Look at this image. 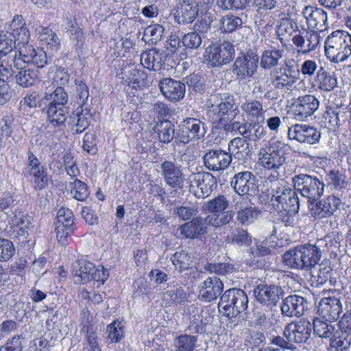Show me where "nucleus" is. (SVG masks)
<instances>
[{
    "mask_svg": "<svg viewBox=\"0 0 351 351\" xmlns=\"http://www.w3.org/2000/svg\"><path fill=\"white\" fill-rule=\"evenodd\" d=\"M199 295L206 302L215 300L223 291L221 280L216 276L208 277L199 287Z\"/></svg>",
    "mask_w": 351,
    "mask_h": 351,
    "instance_id": "nucleus-25",
    "label": "nucleus"
},
{
    "mask_svg": "<svg viewBox=\"0 0 351 351\" xmlns=\"http://www.w3.org/2000/svg\"><path fill=\"white\" fill-rule=\"evenodd\" d=\"M172 263L179 272L189 269L192 263V256L191 254L184 251L176 252L171 258Z\"/></svg>",
    "mask_w": 351,
    "mask_h": 351,
    "instance_id": "nucleus-48",
    "label": "nucleus"
},
{
    "mask_svg": "<svg viewBox=\"0 0 351 351\" xmlns=\"http://www.w3.org/2000/svg\"><path fill=\"white\" fill-rule=\"evenodd\" d=\"M288 136L299 143L313 145L319 142L321 132L317 128L308 125L295 124L289 128Z\"/></svg>",
    "mask_w": 351,
    "mask_h": 351,
    "instance_id": "nucleus-16",
    "label": "nucleus"
},
{
    "mask_svg": "<svg viewBox=\"0 0 351 351\" xmlns=\"http://www.w3.org/2000/svg\"><path fill=\"white\" fill-rule=\"evenodd\" d=\"M125 82L133 88H141L146 85L147 74L142 70L132 68L125 73Z\"/></svg>",
    "mask_w": 351,
    "mask_h": 351,
    "instance_id": "nucleus-39",
    "label": "nucleus"
},
{
    "mask_svg": "<svg viewBox=\"0 0 351 351\" xmlns=\"http://www.w3.org/2000/svg\"><path fill=\"white\" fill-rule=\"evenodd\" d=\"M205 217H195L180 227V234L187 239H195L207 232Z\"/></svg>",
    "mask_w": 351,
    "mask_h": 351,
    "instance_id": "nucleus-28",
    "label": "nucleus"
},
{
    "mask_svg": "<svg viewBox=\"0 0 351 351\" xmlns=\"http://www.w3.org/2000/svg\"><path fill=\"white\" fill-rule=\"evenodd\" d=\"M204 269L210 273H215L218 275H226L234 271V266L227 263H206Z\"/></svg>",
    "mask_w": 351,
    "mask_h": 351,
    "instance_id": "nucleus-62",
    "label": "nucleus"
},
{
    "mask_svg": "<svg viewBox=\"0 0 351 351\" xmlns=\"http://www.w3.org/2000/svg\"><path fill=\"white\" fill-rule=\"evenodd\" d=\"M322 257V251L315 245H298L283 256L286 265L291 268L308 271L316 267Z\"/></svg>",
    "mask_w": 351,
    "mask_h": 351,
    "instance_id": "nucleus-1",
    "label": "nucleus"
},
{
    "mask_svg": "<svg viewBox=\"0 0 351 351\" xmlns=\"http://www.w3.org/2000/svg\"><path fill=\"white\" fill-rule=\"evenodd\" d=\"M240 199L241 200L237 201L234 204L235 209L239 210L237 213V219L242 225H248L257 218L258 210L255 207L243 206V202L244 199H247V197H239Z\"/></svg>",
    "mask_w": 351,
    "mask_h": 351,
    "instance_id": "nucleus-34",
    "label": "nucleus"
},
{
    "mask_svg": "<svg viewBox=\"0 0 351 351\" xmlns=\"http://www.w3.org/2000/svg\"><path fill=\"white\" fill-rule=\"evenodd\" d=\"M93 263L85 259L76 261L73 265V276L75 283L85 284L90 282V276L94 270Z\"/></svg>",
    "mask_w": 351,
    "mask_h": 351,
    "instance_id": "nucleus-30",
    "label": "nucleus"
},
{
    "mask_svg": "<svg viewBox=\"0 0 351 351\" xmlns=\"http://www.w3.org/2000/svg\"><path fill=\"white\" fill-rule=\"evenodd\" d=\"M15 47V41L13 39V35L6 32L0 34V56H9L10 54H15L16 51L13 49Z\"/></svg>",
    "mask_w": 351,
    "mask_h": 351,
    "instance_id": "nucleus-49",
    "label": "nucleus"
},
{
    "mask_svg": "<svg viewBox=\"0 0 351 351\" xmlns=\"http://www.w3.org/2000/svg\"><path fill=\"white\" fill-rule=\"evenodd\" d=\"M232 243L239 245H249L252 243V237L246 230L236 228L230 237Z\"/></svg>",
    "mask_w": 351,
    "mask_h": 351,
    "instance_id": "nucleus-57",
    "label": "nucleus"
},
{
    "mask_svg": "<svg viewBox=\"0 0 351 351\" xmlns=\"http://www.w3.org/2000/svg\"><path fill=\"white\" fill-rule=\"evenodd\" d=\"M342 311L340 300L335 297L322 299L318 306L319 315L329 322L337 320Z\"/></svg>",
    "mask_w": 351,
    "mask_h": 351,
    "instance_id": "nucleus-23",
    "label": "nucleus"
},
{
    "mask_svg": "<svg viewBox=\"0 0 351 351\" xmlns=\"http://www.w3.org/2000/svg\"><path fill=\"white\" fill-rule=\"evenodd\" d=\"M197 342V337L184 334L174 338L172 346L174 351H194Z\"/></svg>",
    "mask_w": 351,
    "mask_h": 351,
    "instance_id": "nucleus-38",
    "label": "nucleus"
},
{
    "mask_svg": "<svg viewBox=\"0 0 351 351\" xmlns=\"http://www.w3.org/2000/svg\"><path fill=\"white\" fill-rule=\"evenodd\" d=\"M232 217L230 211H223L208 215L205 217L204 221L207 223L208 226L219 228L228 224L232 219Z\"/></svg>",
    "mask_w": 351,
    "mask_h": 351,
    "instance_id": "nucleus-46",
    "label": "nucleus"
},
{
    "mask_svg": "<svg viewBox=\"0 0 351 351\" xmlns=\"http://www.w3.org/2000/svg\"><path fill=\"white\" fill-rule=\"evenodd\" d=\"M248 306V298L245 292L240 289H230L226 291L220 298L219 311L224 315L232 317L244 312Z\"/></svg>",
    "mask_w": 351,
    "mask_h": 351,
    "instance_id": "nucleus-6",
    "label": "nucleus"
},
{
    "mask_svg": "<svg viewBox=\"0 0 351 351\" xmlns=\"http://www.w3.org/2000/svg\"><path fill=\"white\" fill-rule=\"evenodd\" d=\"M29 230V221L27 217L16 218L15 223L11 227L10 237L12 239H26Z\"/></svg>",
    "mask_w": 351,
    "mask_h": 351,
    "instance_id": "nucleus-42",
    "label": "nucleus"
},
{
    "mask_svg": "<svg viewBox=\"0 0 351 351\" xmlns=\"http://www.w3.org/2000/svg\"><path fill=\"white\" fill-rule=\"evenodd\" d=\"M255 176L250 171H241L236 173L230 181L234 191L240 196L254 193L256 191Z\"/></svg>",
    "mask_w": 351,
    "mask_h": 351,
    "instance_id": "nucleus-21",
    "label": "nucleus"
},
{
    "mask_svg": "<svg viewBox=\"0 0 351 351\" xmlns=\"http://www.w3.org/2000/svg\"><path fill=\"white\" fill-rule=\"evenodd\" d=\"M298 66L293 58H286L283 64L271 73L272 86L277 90H290L298 80Z\"/></svg>",
    "mask_w": 351,
    "mask_h": 351,
    "instance_id": "nucleus-5",
    "label": "nucleus"
},
{
    "mask_svg": "<svg viewBox=\"0 0 351 351\" xmlns=\"http://www.w3.org/2000/svg\"><path fill=\"white\" fill-rule=\"evenodd\" d=\"M228 201L224 195H220L206 203L207 210L213 213L226 211L228 207Z\"/></svg>",
    "mask_w": 351,
    "mask_h": 351,
    "instance_id": "nucleus-52",
    "label": "nucleus"
},
{
    "mask_svg": "<svg viewBox=\"0 0 351 351\" xmlns=\"http://www.w3.org/2000/svg\"><path fill=\"white\" fill-rule=\"evenodd\" d=\"M190 187H197L199 190V197L208 196L217 186L216 178L212 173L206 171L192 173L189 177Z\"/></svg>",
    "mask_w": 351,
    "mask_h": 351,
    "instance_id": "nucleus-18",
    "label": "nucleus"
},
{
    "mask_svg": "<svg viewBox=\"0 0 351 351\" xmlns=\"http://www.w3.org/2000/svg\"><path fill=\"white\" fill-rule=\"evenodd\" d=\"M311 270V280L312 284L315 283L316 287L324 285L331 276V269L330 267H324L318 270H315V267Z\"/></svg>",
    "mask_w": 351,
    "mask_h": 351,
    "instance_id": "nucleus-51",
    "label": "nucleus"
},
{
    "mask_svg": "<svg viewBox=\"0 0 351 351\" xmlns=\"http://www.w3.org/2000/svg\"><path fill=\"white\" fill-rule=\"evenodd\" d=\"M271 206L276 210H282L283 208L300 209L299 198L298 192L289 187L283 186L278 189L271 197Z\"/></svg>",
    "mask_w": 351,
    "mask_h": 351,
    "instance_id": "nucleus-15",
    "label": "nucleus"
},
{
    "mask_svg": "<svg viewBox=\"0 0 351 351\" xmlns=\"http://www.w3.org/2000/svg\"><path fill=\"white\" fill-rule=\"evenodd\" d=\"M15 252V247L11 241L0 238V262L8 261Z\"/></svg>",
    "mask_w": 351,
    "mask_h": 351,
    "instance_id": "nucleus-56",
    "label": "nucleus"
},
{
    "mask_svg": "<svg viewBox=\"0 0 351 351\" xmlns=\"http://www.w3.org/2000/svg\"><path fill=\"white\" fill-rule=\"evenodd\" d=\"M220 24L222 32H232L242 26L243 21L240 17L229 14L221 17Z\"/></svg>",
    "mask_w": 351,
    "mask_h": 351,
    "instance_id": "nucleus-47",
    "label": "nucleus"
},
{
    "mask_svg": "<svg viewBox=\"0 0 351 351\" xmlns=\"http://www.w3.org/2000/svg\"><path fill=\"white\" fill-rule=\"evenodd\" d=\"M325 54L333 62L346 60L351 56V35L342 30L331 33L325 41Z\"/></svg>",
    "mask_w": 351,
    "mask_h": 351,
    "instance_id": "nucleus-2",
    "label": "nucleus"
},
{
    "mask_svg": "<svg viewBox=\"0 0 351 351\" xmlns=\"http://www.w3.org/2000/svg\"><path fill=\"white\" fill-rule=\"evenodd\" d=\"M314 333L321 338H332L335 331V326L328 323L327 321H323L320 318L316 317L313 319Z\"/></svg>",
    "mask_w": 351,
    "mask_h": 351,
    "instance_id": "nucleus-43",
    "label": "nucleus"
},
{
    "mask_svg": "<svg viewBox=\"0 0 351 351\" xmlns=\"http://www.w3.org/2000/svg\"><path fill=\"white\" fill-rule=\"evenodd\" d=\"M308 26L317 31H323L328 27L327 14L322 9L311 5L305 6L302 12Z\"/></svg>",
    "mask_w": 351,
    "mask_h": 351,
    "instance_id": "nucleus-24",
    "label": "nucleus"
},
{
    "mask_svg": "<svg viewBox=\"0 0 351 351\" xmlns=\"http://www.w3.org/2000/svg\"><path fill=\"white\" fill-rule=\"evenodd\" d=\"M166 58L167 54L165 51L153 48L141 54V63L147 69L158 71L164 65Z\"/></svg>",
    "mask_w": 351,
    "mask_h": 351,
    "instance_id": "nucleus-27",
    "label": "nucleus"
},
{
    "mask_svg": "<svg viewBox=\"0 0 351 351\" xmlns=\"http://www.w3.org/2000/svg\"><path fill=\"white\" fill-rule=\"evenodd\" d=\"M311 330V324L303 319L287 324L283 334L289 342L303 343L309 339Z\"/></svg>",
    "mask_w": 351,
    "mask_h": 351,
    "instance_id": "nucleus-13",
    "label": "nucleus"
},
{
    "mask_svg": "<svg viewBox=\"0 0 351 351\" xmlns=\"http://www.w3.org/2000/svg\"><path fill=\"white\" fill-rule=\"evenodd\" d=\"M291 39L292 43L297 47L298 53L306 54L314 51L320 43V36L316 31L303 30L298 31Z\"/></svg>",
    "mask_w": 351,
    "mask_h": 351,
    "instance_id": "nucleus-19",
    "label": "nucleus"
},
{
    "mask_svg": "<svg viewBox=\"0 0 351 351\" xmlns=\"http://www.w3.org/2000/svg\"><path fill=\"white\" fill-rule=\"evenodd\" d=\"M164 32V27L159 24H154L148 26L144 32V37L147 38L152 44L158 43Z\"/></svg>",
    "mask_w": 351,
    "mask_h": 351,
    "instance_id": "nucleus-58",
    "label": "nucleus"
},
{
    "mask_svg": "<svg viewBox=\"0 0 351 351\" xmlns=\"http://www.w3.org/2000/svg\"><path fill=\"white\" fill-rule=\"evenodd\" d=\"M330 346L335 351H351V337L335 335L330 340Z\"/></svg>",
    "mask_w": 351,
    "mask_h": 351,
    "instance_id": "nucleus-55",
    "label": "nucleus"
},
{
    "mask_svg": "<svg viewBox=\"0 0 351 351\" xmlns=\"http://www.w3.org/2000/svg\"><path fill=\"white\" fill-rule=\"evenodd\" d=\"M107 332L108 333V338L112 343H118L123 337V326L121 322L114 321L107 327Z\"/></svg>",
    "mask_w": 351,
    "mask_h": 351,
    "instance_id": "nucleus-60",
    "label": "nucleus"
},
{
    "mask_svg": "<svg viewBox=\"0 0 351 351\" xmlns=\"http://www.w3.org/2000/svg\"><path fill=\"white\" fill-rule=\"evenodd\" d=\"M206 123L195 118L188 117L180 123L176 132V142L187 144L202 139L207 132Z\"/></svg>",
    "mask_w": 351,
    "mask_h": 351,
    "instance_id": "nucleus-8",
    "label": "nucleus"
},
{
    "mask_svg": "<svg viewBox=\"0 0 351 351\" xmlns=\"http://www.w3.org/2000/svg\"><path fill=\"white\" fill-rule=\"evenodd\" d=\"M43 112L47 114V121L55 127L63 125L67 119V108L46 105Z\"/></svg>",
    "mask_w": 351,
    "mask_h": 351,
    "instance_id": "nucleus-36",
    "label": "nucleus"
},
{
    "mask_svg": "<svg viewBox=\"0 0 351 351\" xmlns=\"http://www.w3.org/2000/svg\"><path fill=\"white\" fill-rule=\"evenodd\" d=\"M284 295L285 291L281 287L272 284L261 283L254 289L256 300L270 309L277 306Z\"/></svg>",
    "mask_w": 351,
    "mask_h": 351,
    "instance_id": "nucleus-10",
    "label": "nucleus"
},
{
    "mask_svg": "<svg viewBox=\"0 0 351 351\" xmlns=\"http://www.w3.org/2000/svg\"><path fill=\"white\" fill-rule=\"evenodd\" d=\"M71 119L75 123L76 120V130L75 132L80 134L84 132L86 128L88 127L91 121V114L89 111L84 112L82 108H77L71 115Z\"/></svg>",
    "mask_w": 351,
    "mask_h": 351,
    "instance_id": "nucleus-41",
    "label": "nucleus"
},
{
    "mask_svg": "<svg viewBox=\"0 0 351 351\" xmlns=\"http://www.w3.org/2000/svg\"><path fill=\"white\" fill-rule=\"evenodd\" d=\"M69 96L65 90L61 87H56L52 92L47 88L45 95L41 98V102L46 105L57 106V107L66 108Z\"/></svg>",
    "mask_w": 351,
    "mask_h": 351,
    "instance_id": "nucleus-32",
    "label": "nucleus"
},
{
    "mask_svg": "<svg viewBox=\"0 0 351 351\" xmlns=\"http://www.w3.org/2000/svg\"><path fill=\"white\" fill-rule=\"evenodd\" d=\"M155 130L158 135L160 142L168 143L173 138L176 139V132H175L173 124L169 121H162L157 123Z\"/></svg>",
    "mask_w": 351,
    "mask_h": 351,
    "instance_id": "nucleus-40",
    "label": "nucleus"
},
{
    "mask_svg": "<svg viewBox=\"0 0 351 351\" xmlns=\"http://www.w3.org/2000/svg\"><path fill=\"white\" fill-rule=\"evenodd\" d=\"M319 101L313 95H304L292 99L290 110L293 118L300 121L311 117L319 108Z\"/></svg>",
    "mask_w": 351,
    "mask_h": 351,
    "instance_id": "nucleus-9",
    "label": "nucleus"
},
{
    "mask_svg": "<svg viewBox=\"0 0 351 351\" xmlns=\"http://www.w3.org/2000/svg\"><path fill=\"white\" fill-rule=\"evenodd\" d=\"M249 255L253 258L266 256L271 252L269 243L266 241H258L255 243L254 247H250L247 251Z\"/></svg>",
    "mask_w": 351,
    "mask_h": 351,
    "instance_id": "nucleus-64",
    "label": "nucleus"
},
{
    "mask_svg": "<svg viewBox=\"0 0 351 351\" xmlns=\"http://www.w3.org/2000/svg\"><path fill=\"white\" fill-rule=\"evenodd\" d=\"M295 190L313 204L324 194L325 184L321 176L299 173L292 178Z\"/></svg>",
    "mask_w": 351,
    "mask_h": 351,
    "instance_id": "nucleus-4",
    "label": "nucleus"
},
{
    "mask_svg": "<svg viewBox=\"0 0 351 351\" xmlns=\"http://www.w3.org/2000/svg\"><path fill=\"white\" fill-rule=\"evenodd\" d=\"M293 207V209L283 208L282 210H276L278 212L279 219L286 226H294L297 223L296 215L299 209Z\"/></svg>",
    "mask_w": 351,
    "mask_h": 351,
    "instance_id": "nucleus-53",
    "label": "nucleus"
},
{
    "mask_svg": "<svg viewBox=\"0 0 351 351\" xmlns=\"http://www.w3.org/2000/svg\"><path fill=\"white\" fill-rule=\"evenodd\" d=\"M341 202L337 196L333 195L323 199L313 205L311 213L317 219H322L335 214L339 210Z\"/></svg>",
    "mask_w": 351,
    "mask_h": 351,
    "instance_id": "nucleus-22",
    "label": "nucleus"
},
{
    "mask_svg": "<svg viewBox=\"0 0 351 351\" xmlns=\"http://www.w3.org/2000/svg\"><path fill=\"white\" fill-rule=\"evenodd\" d=\"M308 305L307 300L304 297L298 295H289L282 300L280 306L282 315L299 317L304 315Z\"/></svg>",
    "mask_w": 351,
    "mask_h": 351,
    "instance_id": "nucleus-20",
    "label": "nucleus"
},
{
    "mask_svg": "<svg viewBox=\"0 0 351 351\" xmlns=\"http://www.w3.org/2000/svg\"><path fill=\"white\" fill-rule=\"evenodd\" d=\"M289 147L285 143L276 141L261 148L258 152V163L268 170L281 168L289 158Z\"/></svg>",
    "mask_w": 351,
    "mask_h": 351,
    "instance_id": "nucleus-3",
    "label": "nucleus"
},
{
    "mask_svg": "<svg viewBox=\"0 0 351 351\" xmlns=\"http://www.w3.org/2000/svg\"><path fill=\"white\" fill-rule=\"evenodd\" d=\"M298 30L297 23L290 18L280 19L277 32L279 36H289Z\"/></svg>",
    "mask_w": 351,
    "mask_h": 351,
    "instance_id": "nucleus-54",
    "label": "nucleus"
},
{
    "mask_svg": "<svg viewBox=\"0 0 351 351\" xmlns=\"http://www.w3.org/2000/svg\"><path fill=\"white\" fill-rule=\"evenodd\" d=\"M251 150L252 147L250 143L244 138L236 137L231 140L228 144L229 153L239 160H243L248 156Z\"/></svg>",
    "mask_w": 351,
    "mask_h": 351,
    "instance_id": "nucleus-33",
    "label": "nucleus"
},
{
    "mask_svg": "<svg viewBox=\"0 0 351 351\" xmlns=\"http://www.w3.org/2000/svg\"><path fill=\"white\" fill-rule=\"evenodd\" d=\"M232 160L231 154L221 149H210L203 157L204 166L210 171H219L226 169Z\"/></svg>",
    "mask_w": 351,
    "mask_h": 351,
    "instance_id": "nucleus-17",
    "label": "nucleus"
},
{
    "mask_svg": "<svg viewBox=\"0 0 351 351\" xmlns=\"http://www.w3.org/2000/svg\"><path fill=\"white\" fill-rule=\"evenodd\" d=\"M39 38L52 51H57L60 49V39L51 29L41 27V31L39 32Z\"/></svg>",
    "mask_w": 351,
    "mask_h": 351,
    "instance_id": "nucleus-44",
    "label": "nucleus"
},
{
    "mask_svg": "<svg viewBox=\"0 0 351 351\" xmlns=\"http://www.w3.org/2000/svg\"><path fill=\"white\" fill-rule=\"evenodd\" d=\"M209 102L210 103V112L217 115L213 118L214 122H222L223 121H230L237 114V106L233 95L228 93L222 95H211Z\"/></svg>",
    "mask_w": 351,
    "mask_h": 351,
    "instance_id": "nucleus-7",
    "label": "nucleus"
},
{
    "mask_svg": "<svg viewBox=\"0 0 351 351\" xmlns=\"http://www.w3.org/2000/svg\"><path fill=\"white\" fill-rule=\"evenodd\" d=\"M71 193L73 198L81 202L85 201L90 194L88 186L77 179L71 184Z\"/></svg>",
    "mask_w": 351,
    "mask_h": 351,
    "instance_id": "nucleus-50",
    "label": "nucleus"
},
{
    "mask_svg": "<svg viewBox=\"0 0 351 351\" xmlns=\"http://www.w3.org/2000/svg\"><path fill=\"white\" fill-rule=\"evenodd\" d=\"M315 82L319 89L327 92L332 90L337 86L336 77L328 73L322 66L317 72Z\"/></svg>",
    "mask_w": 351,
    "mask_h": 351,
    "instance_id": "nucleus-37",
    "label": "nucleus"
},
{
    "mask_svg": "<svg viewBox=\"0 0 351 351\" xmlns=\"http://www.w3.org/2000/svg\"><path fill=\"white\" fill-rule=\"evenodd\" d=\"M27 166L23 171V175L25 177L28 178L29 174L38 171V169L43 168L44 167L41 165L38 158L31 150L27 152Z\"/></svg>",
    "mask_w": 351,
    "mask_h": 351,
    "instance_id": "nucleus-63",
    "label": "nucleus"
},
{
    "mask_svg": "<svg viewBox=\"0 0 351 351\" xmlns=\"http://www.w3.org/2000/svg\"><path fill=\"white\" fill-rule=\"evenodd\" d=\"M160 174L167 185L172 189H181L184 186V177L181 166L175 161L165 160L160 164Z\"/></svg>",
    "mask_w": 351,
    "mask_h": 351,
    "instance_id": "nucleus-14",
    "label": "nucleus"
},
{
    "mask_svg": "<svg viewBox=\"0 0 351 351\" xmlns=\"http://www.w3.org/2000/svg\"><path fill=\"white\" fill-rule=\"evenodd\" d=\"M176 19L179 24L191 23L197 16L199 6L194 0H184L177 11Z\"/></svg>",
    "mask_w": 351,
    "mask_h": 351,
    "instance_id": "nucleus-29",
    "label": "nucleus"
},
{
    "mask_svg": "<svg viewBox=\"0 0 351 351\" xmlns=\"http://www.w3.org/2000/svg\"><path fill=\"white\" fill-rule=\"evenodd\" d=\"M259 58L254 52L238 56L233 65V73L239 80L252 77L258 67Z\"/></svg>",
    "mask_w": 351,
    "mask_h": 351,
    "instance_id": "nucleus-12",
    "label": "nucleus"
},
{
    "mask_svg": "<svg viewBox=\"0 0 351 351\" xmlns=\"http://www.w3.org/2000/svg\"><path fill=\"white\" fill-rule=\"evenodd\" d=\"M22 62L20 58L15 54H10L9 56H0V80L6 82L15 73L14 69L22 68Z\"/></svg>",
    "mask_w": 351,
    "mask_h": 351,
    "instance_id": "nucleus-31",
    "label": "nucleus"
},
{
    "mask_svg": "<svg viewBox=\"0 0 351 351\" xmlns=\"http://www.w3.org/2000/svg\"><path fill=\"white\" fill-rule=\"evenodd\" d=\"M206 57L208 61L213 66H219L230 63L234 58V45L224 41L220 45L213 44L206 49Z\"/></svg>",
    "mask_w": 351,
    "mask_h": 351,
    "instance_id": "nucleus-11",
    "label": "nucleus"
},
{
    "mask_svg": "<svg viewBox=\"0 0 351 351\" xmlns=\"http://www.w3.org/2000/svg\"><path fill=\"white\" fill-rule=\"evenodd\" d=\"M250 0H217V5L225 10H241L245 9Z\"/></svg>",
    "mask_w": 351,
    "mask_h": 351,
    "instance_id": "nucleus-59",
    "label": "nucleus"
},
{
    "mask_svg": "<svg viewBox=\"0 0 351 351\" xmlns=\"http://www.w3.org/2000/svg\"><path fill=\"white\" fill-rule=\"evenodd\" d=\"M284 53V49L274 47L263 51L261 56V67L264 70H270L278 66Z\"/></svg>",
    "mask_w": 351,
    "mask_h": 351,
    "instance_id": "nucleus-35",
    "label": "nucleus"
},
{
    "mask_svg": "<svg viewBox=\"0 0 351 351\" xmlns=\"http://www.w3.org/2000/svg\"><path fill=\"white\" fill-rule=\"evenodd\" d=\"M15 75L16 83L23 87H29L33 85L38 80L36 73L30 69H25V65L23 64L22 68Z\"/></svg>",
    "mask_w": 351,
    "mask_h": 351,
    "instance_id": "nucleus-45",
    "label": "nucleus"
},
{
    "mask_svg": "<svg viewBox=\"0 0 351 351\" xmlns=\"http://www.w3.org/2000/svg\"><path fill=\"white\" fill-rule=\"evenodd\" d=\"M159 87L165 97L171 101H178L185 95V84L171 78L160 80Z\"/></svg>",
    "mask_w": 351,
    "mask_h": 351,
    "instance_id": "nucleus-26",
    "label": "nucleus"
},
{
    "mask_svg": "<svg viewBox=\"0 0 351 351\" xmlns=\"http://www.w3.org/2000/svg\"><path fill=\"white\" fill-rule=\"evenodd\" d=\"M241 108L250 116L257 119L263 115V105L259 101L257 100L244 103L242 105Z\"/></svg>",
    "mask_w": 351,
    "mask_h": 351,
    "instance_id": "nucleus-61",
    "label": "nucleus"
}]
</instances>
